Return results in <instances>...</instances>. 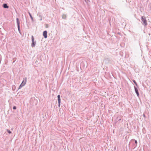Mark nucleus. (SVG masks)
Segmentation results:
<instances>
[{
  "label": "nucleus",
  "instance_id": "nucleus-1",
  "mask_svg": "<svg viewBox=\"0 0 151 151\" xmlns=\"http://www.w3.org/2000/svg\"><path fill=\"white\" fill-rule=\"evenodd\" d=\"M141 19L142 20L141 23L145 27H146L147 24L146 17L144 16H142L141 18Z\"/></svg>",
  "mask_w": 151,
  "mask_h": 151
},
{
  "label": "nucleus",
  "instance_id": "nucleus-2",
  "mask_svg": "<svg viewBox=\"0 0 151 151\" xmlns=\"http://www.w3.org/2000/svg\"><path fill=\"white\" fill-rule=\"evenodd\" d=\"M17 20V27H18V30L19 32V33L21 34V32H20V22L19 21V19L18 18H17L16 19Z\"/></svg>",
  "mask_w": 151,
  "mask_h": 151
},
{
  "label": "nucleus",
  "instance_id": "nucleus-3",
  "mask_svg": "<svg viewBox=\"0 0 151 151\" xmlns=\"http://www.w3.org/2000/svg\"><path fill=\"white\" fill-rule=\"evenodd\" d=\"M17 20V27H18V30L19 32V33L21 34V32H20V22L19 21V19L18 18H17L16 19Z\"/></svg>",
  "mask_w": 151,
  "mask_h": 151
},
{
  "label": "nucleus",
  "instance_id": "nucleus-4",
  "mask_svg": "<svg viewBox=\"0 0 151 151\" xmlns=\"http://www.w3.org/2000/svg\"><path fill=\"white\" fill-rule=\"evenodd\" d=\"M34 37L33 36H32V43L31 45V46L32 47L35 46V45L36 44V41H34Z\"/></svg>",
  "mask_w": 151,
  "mask_h": 151
},
{
  "label": "nucleus",
  "instance_id": "nucleus-5",
  "mask_svg": "<svg viewBox=\"0 0 151 151\" xmlns=\"http://www.w3.org/2000/svg\"><path fill=\"white\" fill-rule=\"evenodd\" d=\"M27 78H24L23 79V81L21 83V85L22 86H24L26 84L27 82Z\"/></svg>",
  "mask_w": 151,
  "mask_h": 151
},
{
  "label": "nucleus",
  "instance_id": "nucleus-6",
  "mask_svg": "<svg viewBox=\"0 0 151 151\" xmlns=\"http://www.w3.org/2000/svg\"><path fill=\"white\" fill-rule=\"evenodd\" d=\"M134 88L135 92L136 93L137 96L138 97H139V93L138 90L137 89V88L135 86H134Z\"/></svg>",
  "mask_w": 151,
  "mask_h": 151
},
{
  "label": "nucleus",
  "instance_id": "nucleus-7",
  "mask_svg": "<svg viewBox=\"0 0 151 151\" xmlns=\"http://www.w3.org/2000/svg\"><path fill=\"white\" fill-rule=\"evenodd\" d=\"M58 106L59 107L60 106V103L61 102L60 95H58Z\"/></svg>",
  "mask_w": 151,
  "mask_h": 151
},
{
  "label": "nucleus",
  "instance_id": "nucleus-8",
  "mask_svg": "<svg viewBox=\"0 0 151 151\" xmlns=\"http://www.w3.org/2000/svg\"><path fill=\"white\" fill-rule=\"evenodd\" d=\"M47 32L46 30L44 31L43 32V35L45 38H46L47 37Z\"/></svg>",
  "mask_w": 151,
  "mask_h": 151
},
{
  "label": "nucleus",
  "instance_id": "nucleus-9",
  "mask_svg": "<svg viewBox=\"0 0 151 151\" xmlns=\"http://www.w3.org/2000/svg\"><path fill=\"white\" fill-rule=\"evenodd\" d=\"M3 7L4 8H8L9 6H7V4H3Z\"/></svg>",
  "mask_w": 151,
  "mask_h": 151
},
{
  "label": "nucleus",
  "instance_id": "nucleus-10",
  "mask_svg": "<svg viewBox=\"0 0 151 151\" xmlns=\"http://www.w3.org/2000/svg\"><path fill=\"white\" fill-rule=\"evenodd\" d=\"M28 13L31 19V20H32V22H33L34 21V19H33V18L32 17V16L31 14L29 12H28Z\"/></svg>",
  "mask_w": 151,
  "mask_h": 151
},
{
  "label": "nucleus",
  "instance_id": "nucleus-11",
  "mask_svg": "<svg viewBox=\"0 0 151 151\" xmlns=\"http://www.w3.org/2000/svg\"><path fill=\"white\" fill-rule=\"evenodd\" d=\"M67 16L66 15L63 14L62 15V18L63 19H66Z\"/></svg>",
  "mask_w": 151,
  "mask_h": 151
},
{
  "label": "nucleus",
  "instance_id": "nucleus-12",
  "mask_svg": "<svg viewBox=\"0 0 151 151\" xmlns=\"http://www.w3.org/2000/svg\"><path fill=\"white\" fill-rule=\"evenodd\" d=\"M116 120L117 121V122L120 121L121 120L120 117H119V116L117 117L116 118Z\"/></svg>",
  "mask_w": 151,
  "mask_h": 151
},
{
  "label": "nucleus",
  "instance_id": "nucleus-13",
  "mask_svg": "<svg viewBox=\"0 0 151 151\" xmlns=\"http://www.w3.org/2000/svg\"><path fill=\"white\" fill-rule=\"evenodd\" d=\"M133 81L134 82V83L136 85V86H138V85H137V82H136V81H135V80H133Z\"/></svg>",
  "mask_w": 151,
  "mask_h": 151
},
{
  "label": "nucleus",
  "instance_id": "nucleus-14",
  "mask_svg": "<svg viewBox=\"0 0 151 151\" xmlns=\"http://www.w3.org/2000/svg\"><path fill=\"white\" fill-rule=\"evenodd\" d=\"M22 86H22L21 84L19 87V89H20Z\"/></svg>",
  "mask_w": 151,
  "mask_h": 151
},
{
  "label": "nucleus",
  "instance_id": "nucleus-15",
  "mask_svg": "<svg viewBox=\"0 0 151 151\" xmlns=\"http://www.w3.org/2000/svg\"><path fill=\"white\" fill-rule=\"evenodd\" d=\"M7 132L9 134H11L12 133L11 131L8 130H7Z\"/></svg>",
  "mask_w": 151,
  "mask_h": 151
},
{
  "label": "nucleus",
  "instance_id": "nucleus-16",
  "mask_svg": "<svg viewBox=\"0 0 151 151\" xmlns=\"http://www.w3.org/2000/svg\"><path fill=\"white\" fill-rule=\"evenodd\" d=\"M16 108H16V106H14L13 107V109H16Z\"/></svg>",
  "mask_w": 151,
  "mask_h": 151
},
{
  "label": "nucleus",
  "instance_id": "nucleus-17",
  "mask_svg": "<svg viewBox=\"0 0 151 151\" xmlns=\"http://www.w3.org/2000/svg\"><path fill=\"white\" fill-rule=\"evenodd\" d=\"M86 3H88V2H89V0H84Z\"/></svg>",
  "mask_w": 151,
  "mask_h": 151
},
{
  "label": "nucleus",
  "instance_id": "nucleus-18",
  "mask_svg": "<svg viewBox=\"0 0 151 151\" xmlns=\"http://www.w3.org/2000/svg\"><path fill=\"white\" fill-rule=\"evenodd\" d=\"M134 139H132V140H131V142H130V143L132 142H134Z\"/></svg>",
  "mask_w": 151,
  "mask_h": 151
},
{
  "label": "nucleus",
  "instance_id": "nucleus-19",
  "mask_svg": "<svg viewBox=\"0 0 151 151\" xmlns=\"http://www.w3.org/2000/svg\"><path fill=\"white\" fill-rule=\"evenodd\" d=\"M135 143L136 144L137 143V141L136 140H135Z\"/></svg>",
  "mask_w": 151,
  "mask_h": 151
},
{
  "label": "nucleus",
  "instance_id": "nucleus-20",
  "mask_svg": "<svg viewBox=\"0 0 151 151\" xmlns=\"http://www.w3.org/2000/svg\"><path fill=\"white\" fill-rule=\"evenodd\" d=\"M46 27L47 28L48 27V25L47 24H46Z\"/></svg>",
  "mask_w": 151,
  "mask_h": 151
},
{
  "label": "nucleus",
  "instance_id": "nucleus-21",
  "mask_svg": "<svg viewBox=\"0 0 151 151\" xmlns=\"http://www.w3.org/2000/svg\"><path fill=\"white\" fill-rule=\"evenodd\" d=\"M118 34L119 35H121V33H120L119 32H118Z\"/></svg>",
  "mask_w": 151,
  "mask_h": 151
},
{
  "label": "nucleus",
  "instance_id": "nucleus-22",
  "mask_svg": "<svg viewBox=\"0 0 151 151\" xmlns=\"http://www.w3.org/2000/svg\"><path fill=\"white\" fill-rule=\"evenodd\" d=\"M143 116H144V117H145V114H144V115H143Z\"/></svg>",
  "mask_w": 151,
  "mask_h": 151
}]
</instances>
